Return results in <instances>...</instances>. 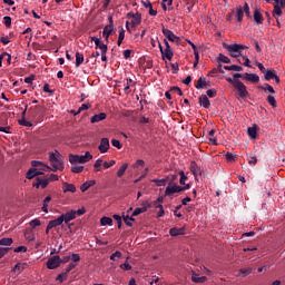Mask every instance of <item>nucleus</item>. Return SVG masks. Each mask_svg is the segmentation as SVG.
Wrapping results in <instances>:
<instances>
[{
	"label": "nucleus",
	"mask_w": 285,
	"mask_h": 285,
	"mask_svg": "<svg viewBox=\"0 0 285 285\" xmlns=\"http://www.w3.org/2000/svg\"><path fill=\"white\" fill-rule=\"evenodd\" d=\"M40 225H41V220H39V218H36L29 223V226H31V228H37V226H40Z\"/></svg>",
	"instance_id": "obj_53"
},
{
	"label": "nucleus",
	"mask_w": 285,
	"mask_h": 285,
	"mask_svg": "<svg viewBox=\"0 0 285 285\" xmlns=\"http://www.w3.org/2000/svg\"><path fill=\"white\" fill-rule=\"evenodd\" d=\"M207 97H209L210 99H213V97H217V90L216 89H208L206 91Z\"/></svg>",
	"instance_id": "obj_54"
},
{
	"label": "nucleus",
	"mask_w": 285,
	"mask_h": 285,
	"mask_svg": "<svg viewBox=\"0 0 285 285\" xmlns=\"http://www.w3.org/2000/svg\"><path fill=\"white\" fill-rule=\"evenodd\" d=\"M191 282H194V284H204L205 282H208V278L206 276H199V274L194 273L191 275Z\"/></svg>",
	"instance_id": "obj_17"
},
{
	"label": "nucleus",
	"mask_w": 285,
	"mask_h": 285,
	"mask_svg": "<svg viewBox=\"0 0 285 285\" xmlns=\"http://www.w3.org/2000/svg\"><path fill=\"white\" fill-rule=\"evenodd\" d=\"M106 117H108V115H106V112H100V114L92 116L90 121L92 124H99V121H104V119H106Z\"/></svg>",
	"instance_id": "obj_22"
},
{
	"label": "nucleus",
	"mask_w": 285,
	"mask_h": 285,
	"mask_svg": "<svg viewBox=\"0 0 285 285\" xmlns=\"http://www.w3.org/2000/svg\"><path fill=\"white\" fill-rule=\"evenodd\" d=\"M71 173H75V174L83 173V166H78L77 164L71 165Z\"/></svg>",
	"instance_id": "obj_41"
},
{
	"label": "nucleus",
	"mask_w": 285,
	"mask_h": 285,
	"mask_svg": "<svg viewBox=\"0 0 285 285\" xmlns=\"http://www.w3.org/2000/svg\"><path fill=\"white\" fill-rule=\"evenodd\" d=\"M217 61L219 63H230V58H228L224 53H219L218 57H217Z\"/></svg>",
	"instance_id": "obj_33"
},
{
	"label": "nucleus",
	"mask_w": 285,
	"mask_h": 285,
	"mask_svg": "<svg viewBox=\"0 0 285 285\" xmlns=\"http://www.w3.org/2000/svg\"><path fill=\"white\" fill-rule=\"evenodd\" d=\"M252 43L255 47L256 52H262V47H259V42L256 39H252Z\"/></svg>",
	"instance_id": "obj_56"
},
{
	"label": "nucleus",
	"mask_w": 285,
	"mask_h": 285,
	"mask_svg": "<svg viewBox=\"0 0 285 285\" xmlns=\"http://www.w3.org/2000/svg\"><path fill=\"white\" fill-rule=\"evenodd\" d=\"M254 21L258 24L264 23V16H262V11L259 9H255L254 11Z\"/></svg>",
	"instance_id": "obj_24"
},
{
	"label": "nucleus",
	"mask_w": 285,
	"mask_h": 285,
	"mask_svg": "<svg viewBox=\"0 0 285 285\" xmlns=\"http://www.w3.org/2000/svg\"><path fill=\"white\" fill-rule=\"evenodd\" d=\"M41 115H43V108L41 106H33L28 109V117L32 121H35V119L41 118Z\"/></svg>",
	"instance_id": "obj_6"
},
{
	"label": "nucleus",
	"mask_w": 285,
	"mask_h": 285,
	"mask_svg": "<svg viewBox=\"0 0 285 285\" xmlns=\"http://www.w3.org/2000/svg\"><path fill=\"white\" fill-rule=\"evenodd\" d=\"M121 259V252L117 250L116 253L111 254L110 259L115 262L116 259Z\"/></svg>",
	"instance_id": "obj_55"
},
{
	"label": "nucleus",
	"mask_w": 285,
	"mask_h": 285,
	"mask_svg": "<svg viewBox=\"0 0 285 285\" xmlns=\"http://www.w3.org/2000/svg\"><path fill=\"white\" fill-rule=\"evenodd\" d=\"M89 108H90V104H82V105L79 107L78 111L75 112V115H79V112H83V110H89Z\"/></svg>",
	"instance_id": "obj_48"
},
{
	"label": "nucleus",
	"mask_w": 285,
	"mask_h": 285,
	"mask_svg": "<svg viewBox=\"0 0 285 285\" xmlns=\"http://www.w3.org/2000/svg\"><path fill=\"white\" fill-rule=\"evenodd\" d=\"M161 57L163 59H167L168 61H173V49L171 48H165L164 50H161Z\"/></svg>",
	"instance_id": "obj_18"
},
{
	"label": "nucleus",
	"mask_w": 285,
	"mask_h": 285,
	"mask_svg": "<svg viewBox=\"0 0 285 285\" xmlns=\"http://www.w3.org/2000/svg\"><path fill=\"white\" fill-rule=\"evenodd\" d=\"M243 79L245 81H252V83H259V76L257 73L245 72L243 73Z\"/></svg>",
	"instance_id": "obj_11"
},
{
	"label": "nucleus",
	"mask_w": 285,
	"mask_h": 285,
	"mask_svg": "<svg viewBox=\"0 0 285 285\" xmlns=\"http://www.w3.org/2000/svg\"><path fill=\"white\" fill-rule=\"evenodd\" d=\"M102 164H104V160L97 159L94 167L96 168V170H100L99 168H101Z\"/></svg>",
	"instance_id": "obj_64"
},
{
	"label": "nucleus",
	"mask_w": 285,
	"mask_h": 285,
	"mask_svg": "<svg viewBox=\"0 0 285 285\" xmlns=\"http://www.w3.org/2000/svg\"><path fill=\"white\" fill-rule=\"evenodd\" d=\"M126 170H128V163L121 165V167L117 171V177H124Z\"/></svg>",
	"instance_id": "obj_34"
},
{
	"label": "nucleus",
	"mask_w": 285,
	"mask_h": 285,
	"mask_svg": "<svg viewBox=\"0 0 285 285\" xmlns=\"http://www.w3.org/2000/svg\"><path fill=\"white\" fill-rule=\"evenodd\" d=\"M169 235L171 237H177L178 235H184V229H181V228H171L169 230Z\"/></svg>",
	"instance_id": "obj_35"
},
{
	"label": "nucleus",
	"mask_w": 285,
	"mask_h": 285,
	"mask_svg": "<svg viewBox=\"0 0 285 285\" xmlns=\"http://www.w3.org/2000/svg\"><path fill=\"white\" fill-rule=\"evenodd\" d=\"M198 102H199V106H203V108H210V100L206 95H202L198 99Z\"/></svg>",
	"instance_id": "obj_21"
},
{
	"label": "nucleus",
	"mask_w": 285,
	"mask_h": 285,
	"mask_svg": "<svg viewBox=\"0 0 285 285\" xmlns=\"http://www.w3.org/2000/svg\"><path fill=\"white\" fill-rule=\"evenodd\" d=\"M62 223L68 224L69 222H72L73 219H77L75 210H69L62 215H60Z\"/></svg>",
	"instance_id": "obj_10"
},
{
	"label": "nucleus",
	"mask_w": 285,
	"mask_h": 285,
	"mask_svg": "<svg viewBox=\"0 0 285 285\" xmlns=\"http://www.w3.org/2000/svg\"><path fill=\"white\" fill-rule=\"evenodd\" d=\"M120 268L122 271H132V266L130 264H128V263L121 264Z\"/></svg>",
	"instance_id": "obj_62"
},
{
	"label": "nucleus",
	"mask_w": 285,
	"mask_h": 285,
	"mask_svg": "<svg viewBox=\"0 0 285 285\" xmlns=\"http://www.w3.org/2000/svg\"><path fill=\"white\" fill-rule=\"evenodd\" d=\"M31 168L27 171V179H35V177H39V175H46V173H50V166L39 161L32 160Z\"/></svg>",
	"instance_id": "obj_1"
},
{
	"label": "nucleus",
	"mask_w": 285,
	"mask_h": 285,
	"mask_svg": "<svg viewBox=\"0 0 285 285\" xmlns=\"http://www.w3.org/2000/svg\"><path fill=\"white\" fill-rule=\"evenodd\" d=\"M3 21H4L6 28H10L12 26V18H10V16H6L3 18Z\"/></svg>",
	"instance_id": "obj_52"
},
{
	"label": "nucleus",
	"mask_w": 285,
	"mask_h": 285,
	"mask_svg": "<svg viewBox=\"0 0 285 285\" xmlns=\"http://www.w3.org/2000/svg\"><path fill=\"white\" fill-rule=\"evenodd\" d=\"M112 32H115V27H112V24L105 26V28L102 30V37H104L105 41H107V43H108V39H110V35H112Z\"/></svg>",
	"instance_id": "obj_12"
},
{
	"label": "nucleus",
	"mask_w": 285,
	"mask_h": 285,
	"mask_svg": "<svg viewBox=\"0 0 285 285\" xmlns=\"http://www.w3.org/2000/svg\"><path fill=\"white\" fill-rule=\"evenodd\" d=\"M169 92H177L179 95V97H181L184 95V92L181 91V89L179 87H171L169 89Z\"/></svg>",
	"instance_id": "obj_59"
},
{
	"label": "nucleus",
	"mask_w": 285,
	"mask_h": 285,
	"mask_svg": "<svg viewBox=\"0 0 285 285\" xmlns=\"http://www.w3.org/2000/svg\"><path fill=\"white\" fill-rule=\"evenodd\" d=\"M144 166H146V161H144V159H138L132 165V168H134V170H139V168H144Z\"/></svg>",
	"instance_id": "obj_37"
},
{
	"label": "nucleus",
	"mask_w": 285,
	"mask_h": 285,
	"mask_svg": "<svg viewBox=\"0 0 285 285\" xmlns=\"http://www.w3.org/2000/svg\"><path fill=\"white\" fill-rule=\"evenodd\" d=\"M92 159V156L90 155V151H86L85 155H69V161L71 165L75 164H88Z\"/></svg>",
	"instance_id": "obj_4"
},
{
	"label": "nucleus",
	"mask_w": 285,
	"mask_h": 285,
	"mask_svg": "<svg viewBox=\"0 0 285 285\" xmlns=\"http://www.w3.org/2000/svg\"><path fill=\"white\" fill-rule=\"evenodd\" d=\"M100 224L101 226H112V218L105 216L100 219Z\"/></svg>",
	"instance_id": "obj_38"
},
{
	"label": "nucleus",
	"mask_w": 285,
	"mask_h": 285,
	"mask_svg": "<svg viewBox=\"0 0 285 285\" xmlns=\"http://www.w3.org/2000/svg\"><path fill=\"white\" fill-rule=\"evenodd\" d=\"M225 157H226L227 161H235V159H236V156L233 155V153H227L225 155Z\"/></svg>",
	"instance_id": "obj_61"
},
{
	"label": "nucleus",
	"mask_w": 285,
	"mask_h": 285,
	"mask_svg": "<svg viewBox=\"0 0 285 285\" xmlns=\"http://www.w3.org/2000/svg\"><path fill=\"white\" fill-rule=\"evenodd\" d=\"M0 41L3 46H8L10 43V38L8 36L1 37Z\"/></svg>",
	"instance_id": "obj_63"
},
{
	"label": "nucleus",
	"mask_w": 285,
	"mask_h": 285,
	"mask_svg": "<svg viewBox=\"0 0 285 285\" xmlns=\"http://www.w3.org/2000/svg\"><path fill=\"white\" fill-rule=\"evenodd\" d=\"M98 150H100L102 154L110 150V140L108 138H102L100 140V145L98 146Z\"/></svg>",
	"instance_id": "obj_13"
},
{
	"label": "nucleus",
	"mask_w": 285,
	"mask_h": 285,
	"mask_svg": "<svg viewBox=\"0 0 285 285\" xmlns=\"http://www.w3.org/2000/svg\"><path fill=\"white\" fill-rule=\"evenodd\" d=\"M59 266H61V257L59 256H53L47 262V268H49V271H55V268H59Z\"/></svg>",
	"instance_id": "obj_9"
},
{
	"label": "nucleus",
	"mask_w": 285,
	"mask_h": 285,
	"mask_svg": "<svg viewBox=\"0 0 285 285\" xmlns=\"http://www.w3.org/2000/svg\"><path fill=\"white\" fill-rule=\"evenodd\" d=\"M62 190L63 193H77V187L72 184L63 183Z\"/></svg>",
	"instance_id": "obj_26"
},
{
	"label": "nucleus",
	"mask_w": 285,
	"mask_h": 285,
	"mask_svg": "<svg viewBox=\"0 0 285 285\" xmlns=\"http://www.w3.org/2000/svg\"><path fill=\"white\" fill-rule=\"evenodd\" d=\"M124 222L127 226H132V222H135V218L130 216H124Z\"/></svg>",
	"instance_id": "obj_50"
},
{
	"label": "nucleus",
	"mask_w": 285,
	"mask_h": 285,
	"mask_svg": "<svg viewBox=\"0 0 285 285\" xmlns=\"http://www.w3.org/2000/svg\"><path fill=\"white\" fill-rule=\"evenodd\" d=\"M235 90L238 92V97L240 99H246V96L248 95V89H246V85L242 82V80H238L236 85L234 86Z\"/></svg>",
	"instance_id": "obj_7"
},
{
	"label": "nucleus",
	"mask_w": 285,
	"mask_h": 285,
	"mask_svg": "<svg viewBox=\"0 0 285 285\" xmlns=\"http://www.w3.org/2000/svg\"><path fill=\"white\" fill-rule=\"evenodd\" d=\"M276 75H277V71H275L274 69H267L265 71L264 79L265 81H271V79H275Z\"/></svg>",
	"instance_id": "obj_25"
},
{
	"label": "nucleus",
	"mask_w": 285,
	"mask_h": 285,
	"mask_svg": "<svg viewBox=\"0 0 285 285\" xmlns=\"http://www.w3.org/2000/svg\"><path fill=\"white\" fill-rule=\"evenodd\" d=\"M282 14H284V12L282 11V7L279 4H275L273 10V17H282Z\"/></svg>",
	"instance_id": "obj_36"
},
{
	"label": "nucleus",
	"mask_w": 285,
	"mask_h": 285,
	"mask_svg": "<svg viewBox=\"0 0 285 285\" xmlns=\"http://www.w3.org/2000/svg\"><path fill=\"white\" fill-rule=\"evenodd\" d=\"M61 224H63V218L59 216L58 218L48 223V229L57 228V226H61Z\"/></svg>",
	"instance_id": "obj_20"
},
{
	"label": "nucleus",
	"mask_w": 285,
	"mask_h": 285,
	"mask_svg": "<svg viewBox=\"0 0 285 285\" xmlns=\"http://www.w3.org/2000/svg\"><path fill=\"white\" fill-rule=\"evenodd\" d=\"M49 161L51 165L50 171L57 173V170H63V156L58 150L49 153Z\"/></svg>",
	"instance_id": "obj_2"
},
{
	"label": "nucleus",
	"mask_w": 285,
	"mask_h": 285,
	"mask_svg": "<svg viewBox=\"0 0 285 285\" xmlns=\"http://www.w3.org/2000/svg\"><path fill=\"white\" fill-rule=\"evenodd\" d=\"M24 237L26 239H28V242H35V234H32L31 232H26Z\"/></svg>",
	"instance_id": "obj_57"
},
{
	"label": "nucleus",
	"mask_w": 285,
	"mask_h": 285,
	"mask_svg": "<svg viewBox=\"0 0 285 285\" xmlns=\"http://www.w3.org/2000/svg\"><path fill=\"white\" fill-rule=\"evenodd\" d=\"M240 275H244V277L250 275L253 273V269L250 267L242 268L239 269Z\"/></svg>",
	"instance_id": "obj_47"
},
{
	"label": "nucleus",
	"mask_w": 285,
	"mask_h": 285,
	"mask_svg": "<svg viewBox=\"0 0 285 285\" xmlns=\"http://www.w3.org/2000/svg\"><path fill=\"white\" fill-rule=\"evenodd\" d=\"M257 130H259V126L253 125L252 127L247 128V135L250 139H257Z\"/></svg>",
	"instance_id": "obj_15"
},
{
	"label": "nucleus",
	"mask_w": 285,
	"mask_h": 285,
	"mask_svg": "<svg viewBox=\"0 0 285 285\" xmlns=\"http://www.w3.org/2000/svg\"><path fill=\"white\" fill-rule=\"evenodd\" d=\"M12 238H2L0 239V246H12Z\"/></svg>",
	"instance_id": "obj_46"
},
{
	"label": "nucleus",
	"mask_w": 285,
	"mask_h": 285,
	"mask_svg": "<svg viewBox=\"0 0 285 285\" xmlns=\"http://www.w3.org/2000/svg\"><path fill=\"white\" fill-rule=\"evenodd\" d=\"M111 146H114V148H118V150H121V148H122L121 141H119L117 139L111 140Z\"/></svg>",
	"instance_id": "obj_51"
},
{
	"label": "nucleus",
	"mask_w": 285,
	"mask_h": 285,
	"mask_svg": "<svg viewBox=\"0 0 285 285\" xmlns=\"http://www.w3.org/2000/svg\"><path fill=\"white\" fill-rule=\"evenodd\" d=\"M207 88H208V82L206 81V78L200 77V78L197 80L196 89H197V90H206Z\"/></svg>",
	"instance_id": "obj_19"
},
{
	"label": "nucleus",
	"mask_w": 285,
	"mask_h": 285,
	"mask_svg": "<svg viewBox=\"0 0 285 285\" xmlns=\"http://www.w3.org/2000/svg\"><path fill=\"white\" fill-rule=\"evenodd\" d=\"M248 164H249V166H255V164H257V157L256 156H249L248 157Z\"/></svg>",
	"instance_id": "obj_60"
},
{
	"label": "nucleus",
	"mask_w": 285,
	"mask_h": 285,
	"mask_svg": "<svg viewBox=\"0 0 285 285\" xmlns=\"http://www.w3.org/2000/svg\"><path fill=\"white\" fill-rule=\"evenodd\" d=\"M139 23H141V13L132 14V19H131L132 28H137V26H139Z\"/></svg>",
	"instance_id": "obj_27"
},
{
	"label": "nucleus",
	"mask_w": 285,
	"mask_h": 285,
	"mask_svg": "<svg viewBox=\"0 0 285 285\" xmlns=\"http://www.w3.org/2000/svg\"><path fill=\"white\" fill-rule=\"evenodd\" d=\"M50 202H52V197L47 196L43 200V205H42V212L43 213H48V205L50 204Z\"/></svg>",
	"instance_id": "obj_39"
},
{
	"label": "nucleus",
	"mask_w": 285,
	"mask_h": 285,
	"mask_svg": "<svg viewBox=\"0 0 285 285\" xmlns=\"http://www.w3.org/2000/svg\"><path fill=\"white\" fill-rule=\"evenodd\" d=\"M223 48H225L227 52H242V50H248L247 46L237 45V43H234V45L224 43Z\"/></svg>",
	"instance_id": "obj_8"
},
{
	"label": "nucleus",
	"mask_w": 285,
	"mask_h": 285,
	"mask_svg": "<svg viewBox=\"0 0 285 285\" xmlns=\"http://www.w3.org/2000/svg\"><path fill=\"white\" fill-rule=\"evenodd\" d=\"M91 41L95 42L96 49L99 48V50H101V52H104L105 50H108V45L102 43L101 39H99L97 37H92Z\"/></svg>",
	"instance_id": "obj_14"
},
{
	"label": "nucleus",
	"mask_w": 285,
	"mask_h": 285,
	"mask_svg": "<svg viewBox=\"0 0 285 285\" xmlns=\"http://www.w3.org/2000/svg\"><path fill=\"white\" fill-rule=\"evenodd\" d=\"M188 188H190V184H186V180L180 179V186L170 183L165 190V195L167 197H171V195H175V193H181V190H188Z\"/></svg>",
	"instance_id": "obj_3"
},
{
	"label": "nucleus",
	"mask_w": 285,
	"mask_h": 285,
	"mask_svg": "<svg viewBox=\"0 0 285 285\" xmlns=\"http://www.w3.org/2000/svg\"><path fill=\"white\" fill-rule=\"evenodd\" d=\"M267 102L272 108H277V100H275L274 96H267Z\"/></svg>",
	"instance_id": "obj_43"
},
{
	"label": "nucleus",
	"mask_w": 285,
	"mask_h": 285,
	"mask_svg": "<svg viewBox=\"0 0 285 285\" xmlns=\"http://www.w3.org/2000/svg\"><path fill=\"white\" fill-rule=\"evenodd\" d=\"M48 179H38L36 183L32 184L33 188H47L48 187Z\"/></svg>",
	"instance_id": "obj_23"
},
{
	"label": "nucleus",
	"mask_w": 285,
	"mask_h": 285,
	"mask_svg": "<svg viewBox=\"0 0 285 285\" xmlns=\"http://www.w3.org/2000/svg\"><path fill=\"white\" fill-rule=\"evenodd\" d=\"M26 268L24 264L18 263L14 265L12 273H17V271H23Z\"/></svg>",
	"instance_id": "obj_49"
},
{
	"label": "nucleus",
	"mask_w": 285,
	"mask_h": 285,
	"mask_svg": "<svg viewBox=\"0 0 285 285\" xmlns=\"http://www.w3.org/2000/svg\"><path fill=\"white\" fill-rule=\"evenodd\" d=\"M57 282H59L60 284H63V282H66V279H68V273H61L57 276Z\"/></svg>",
	"instance_id": "obj_42"
},
{
	"label": "nucleus",
	"mask_w": 285,
	"mask_h": 285,
	"mask_svg": "<svg viewBox=\"0 0 285 285\" xmlns=\"http://www.w3.org/2000/svg\"><path fill=\"white\" fill-rule=\"evenodd\" d=\"M18 124H19L20 126H24L26 128H32V122L26 120V118H21V119L18 121Z\"/></svg>",
	"instance_id": "obj_45"
},
{
	"label": "nucleus",
	"mask_w": 285,
	"mask_h": 285,
	"mask_svg": "<svg viewBox=\"0 0 285 285\" xmlns=\"http://www.w3.org/2000/svg\"><path fill=\"white\" fill-rule=\"evenodd\" d=\"M95 186V180H87L86 183H83L81 186H80V190L81 193H86V190H88V188Z\"/></svg>",
	"instance_id": "obj_30"
},
{
	"label": "nucleus",
	"mask_w": 285,
	"mask_h": 285,
	"mask_svg": "<svg viewBox=\"0 0 285 285\" xmlns=\"http://www.w3.org/2000/svg\"><path fill=\"white\" fill-rule=\"evenodd\" d=\"M161 32H163L164 37H166V39H168V41H171V43H177V46H179V43H181V38H179L177 35H175V32H173L170 29L163 27Z\"/></svg>",
	"instance_id": "obj_5"
},
{
	"label": "nucleus",
	"mask_w": 285,
	"mask_h": 285,
	"mask_svg": "<svg viewBox=\"0 0 285 285\" xmlns=\"http://www.w3.org/2000/svg\"><path fill=\"white\" fill-rule=\"evenodd\" d=\"M245 12L246 17H250V7L245 2L243 7V13Z\"/></svg>",
	"instance_id": "obj_58"
},
{
	"label": "nucleus",
	"mask_w": 285,
	"mask_h": 285,
	"mask_svg": "<svg viewBox=\"0 0 285 285\" xmlns=\"http://www.w3.org/2000/svg\"><path fill=\"white\" fill-rule=\"evenodd\" d=\"M261 90H264V92H269V95H275V89L269 83H264L263 86H259Z\"/></svg>",
	"instance_id": "obj_28"
},
{
	"label": "nucleus",
	"mask_w": 285,
	"mask_h": 285,
	"mask_svg": "<svg viewBox=\"0 0 285 285\" xmlns=\"http://www.w3.org/2000/svg\"><path fill=\"white\" fill-rule=\"evenodd\" d=\"M224 70H233L234 72H242L244 68L242 66L232 65V66H224Z\"/></svg>",
	"instance_id": "obj_29"
},
{
	"label": "nucleus",
	"mask_w": 285,
	"mask_h": 285,
	"mask_svg": "<svg viewBox=\"0 0 285 285\" xmlns=\"http://www.w3.org/2000/svg\"><path fill=\"white\" fill-rule=\"evenodd\" d=\"M147 210H148V208H146V207H138L134 210L132 217H137V215H141V213H146Z\"/></svg>",
	"instance_id": "obj_44"
},
{
	"label": "nucleus",
	"mask_w": 285,
	"mask_h": 285,
	"mask_svg": "<svg viewBox=\"0 0 285 285\" xmlns=\"http://www.w3.org/2000/svg\"><path fill=\"white\" fill-rule=\"evenodd\" d=\"M83 63V53L77 51L76 52V68H79Z\"/></svg>",
	"instance_id": "obj_32"
},
{
	"label": "nucleus",
	"mask_w": 285,
	"mask_h": 285,
	"mask_svg": "<svg viewBox=\"0 0 285 285\" xmlns=\"http://www.w3.org/2000/svg\"><path fill=\"white\" fill-rule=\"evenodd\" d=\"M236 18L238 23H242V21L244 20V10L242 8L237 9Z\"/></svg>",
	"instance_id": "obj_40"
},
{
	"label": "nucleus",
	"mask_w": 285,
	"mask_h": 285,
	"mask_svg": "<svg viewBox=\"0 0 285 285\" xmlns=\"http://www.w3.org/2000/svg\"><path fill=\"white\" fill-rule=\"evenodd\" d=\"M124 39H126V30H124V28H121L119 30L117 46H121V43H124Z\"/></svg>",
	"instance_id": "obj_31"
},
{
	"label": "nucleus",
	"mask_w": 285,
	"mask_h": 285,
	"mask_svg": "<svg viewBox=\"0 0 285 285\" xmlns=\"http://www.w3.org/2000/svg\"><path fill=\"white\" fill-rule=\"evenodd\" d=\"M189 170H190V173H193L195 179H197V177H199V175H202V170L199 169V167L197 166V163H195V161L190 163Z\"/></svg>",
	"instance_id": "obj_16"
}]
</instances>
